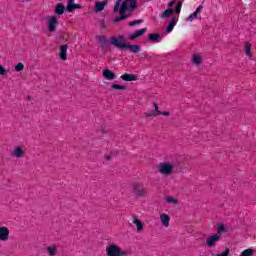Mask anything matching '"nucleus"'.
<instances>
[{
    "mask_svg": "<svg viewBox=\"0 0 256 256\" xmlns=\"http://www.w3.org/2000/svg\"><path fill=\"white\" fill-rule=\"evenodd\" d=\"M98 41L102 48L113 45V47H116L121 51H130V53H139V51H141L140 45L127 43L125 35H118L117 37L112 36L109 40L105 36H99Z\"/></svg>",
    "mask_w": 256,
    "mask_h": 256,
    "instance_id": "f257e3e1",
    "label": "nucleus"
},
{
    "mask_svg": "<svg viewBox=\"0 0 256 256\" xmlns=\"http://www.w3.org/2000/svg\"><path fill=\"white\" fill-rule=\"evenodd\" d=\"M137 9V0H117L114 5V13H125V11L130 10L131 12Z\"/></svg>",
    "mask_w": 256,
    "mask_h": 256,
    "instance_id": "f03ea898",
    "label": "nucleus"
},
{
    "mask_svg": "<svg viewBox=\"0 0 256 256\" xmlns=\"http://www.w3.org/2000/svg\"><path fill=\"white\" fill-rule=\"evenodd\" d=\"M106 255L107 256H128V255H131V252L127 250H122L121 247H119L115 243H112L106 247Z\"/></svg>",
    "mask_w": 256,
    "mask_h": 256,
    "instance_id": "7ed1b4c3",
    "label": "nucleus"
},
{
    "mask_svg": "<svg viewBox=\"0 0 256 256\" xmlns=\"http://www.w3.org/2000/svg\"><path fill=\"white\" fill-rule=\"evenodd\" d=\"M147 193H149V189L145 188L143 183H132V194L134 195V197H138V199H143V197H147Z\"/></svg>",
    "mask_w": 256,
    "mask_h": 256,
    "instance_id": "20e7f679",
    "label": "nucleus"
},
{
    "mask_svg": "<svg viewBox=\"0 0 256 256\" xmlns=\"http://www.w3.org/2000/svg\"><path fill=\"white\" fill-rule=\"evenodd\" d=\"M47 25L48 31L50 33H55V31H57V25H59V20L57 19V16H48Z\"/></svg>",
    "mask_w": 256,
    "mask_h": 256,
    "instance_id": "39448f33",
    "label": "nucleus"
},
{
    "mask_svg": "<svg viewBox=\"0 0 256 256\" xmlns=\"http://www.w3.org/2000/svg\"><path fill=\"white\" fill-rule=\"evenodd\" d=\"M157 169L162 175H171V173H173V166H171V163L169 162H164L158 165Z\"/></svg>",
    "mask_w": 256,
    "mask_h": 256,
    "instance_id": "423d86ee",
    "label": "nucleus"
},
{
    "mask_svg": "<svg viewBox=\"0 0 256 256\" xmlns=\"http://www.w3.org/2000/svg\"><path fill=\"white\" fill-rule=\"evenodd\" d=\"M219 241H221V235L212 234L206 239V245L209 249H213V247H215Z\"/></svg>",
    "mask_w": 256,
    "mask_h": 256,
    "instance_id": "0eeeda50",
    "label": "nucleus"
},
{
    "mask_svg": "<svg viewBox=\"0 0 256 256\" xmlns=\"http://www.w3.org/2000/svg\"><path fill=\"white\" fill-rule=\"evenodd\" d=\"M170 165L172 167V172L175 171V173H181L183 169H185V165L179 160L172 161Z\"/></svg>",
    "mask_w": 256,
    "mask_h": 256,
    "instance_id": "6e6552de",
    "label": "nucleus"
},
{
    "mask_svg": "<svg viewBox=\"0 0 256 256\" xmlns=\"http://www.w3.org/2000/svg\"><path fill=\"white\" fill-rule=\"evenodd\" d=\"M76 9H83V6L76 4L75 0H68L66 11H68V13H73Z\"/></svg>",
    "mask_w": 256,
    "mask_h": 256,
    "instance_id": "1a4fd4ad",
    "label": "nucleus"
},
{
    "mask_svg": "<svg viewBox=\"0 0 256 256\" xmlns=\"http://www.w3.org/2000/svg\"><path fill=\"white\" fill-rule=\"evenodd\" d=\"M147 31V28H142V29H139V30H136L133 34H131L128 39L130 41H135V39H139V37H143L144 34L146 33Z\"/></svg>",
    "mask_w": 256,
    "mask_h": 256,
    "instance_id": "9d476101",
    "label": "nucleus"
},
{
    "mask_svg": "<svg viewBox=\"0 0 256 256\" xmlns=\"http://www.w3.org/2000/svg\"><path fill=\"white\" fill-rule=\"evenodd\" d=\"M131 12L124 11L120 13V16H117L112 20L113 23H121V21H125L126 19H129L131 17Z\"/></svg>",
    "mask_w": 256,
    "mask_h": 256,
    "instance_id": "9b49d317",
    "label": "nucleus"
},
{
    "mask_svg": "<svg viewBox=\"0 0 256 256\" xmlns=\"http://www.w3.org/2000/svg\"><path fill=\"white\" fill-rule=\"evenodd\" d=\"M107 3H109V0H103L102 2H95L94 4V11L95 13H101V11H103V9H105V6L107 5Z\"/></svg>",
    "mask_w": 256,
    "mask_h": 256,
    "instance_id": "f8f14e48",
    "label": "nucleus"
},
{
    "mask_svg": "<svg viewBox=\"0 0 256 256\" xmlns=\"http://www.w3.org/2000/svg\"><path fill=\"white\" fill-rule=\"evenodd\" d=\"M102 75H103L104 79H106L107 81H113V79H115V77H117L115 75V72H113L112 70H109V69H104L102 71Z\"/></svg>",
    "mask_w": 256,
    "mask_h": 256,
    "instance_id": "ddd939ff",
    "label": "nucleus"
},
{
    "mask_svg": "<svg viewBox=\"0 0 256 256\" xmlns=\"http://www.w3.org/2000/svg\"><path fill=\"white\" fill-rule=\"evenodd\" d=\"M9 240V228L2 226L0 227V241Z\"/></svg>",
    "mask_w": 256,
    "mask_h": 256,
    "instance_id": "4468645a",
    "label": "nucleus"
},
{
    "mask_svg": "<svg viewBox=\"0 0 256 256\" xmlns=\"http://www.w3.org/2000/svg\"><path fill=\"white\" fill-rule=\"evenodd\" d=\"M144 115L146 118L157 117L159 115H163L164 117H169V115H171V112L169 111H166V112L157 111V112H150V113L145 112Z\"/></svg>",
    "mask_w": 256,
    "mask_h": 256,
    "instance_id": "2eb2a0df",
    "label": "nucleus"
},
{
    "mask_svg": "<svg viewBox=\"0 0 256 256\" xmlns=\"http://www.w3.org/2000/svg\"><path fill=\"white\" fill-rule=\"evenodd\" d=\"M67 49H69L67 44L60 46L59 57L62 61H67Z\"/></svg>",
    "mask_w": 256,
    "mask_h": 256,
    "instance_id": "dca6fc26",
    "label": "nucleus"
},
{
    "mask_svg": "<svg viewBox=\"0 0 256 256\" xmlns=\"http://www.w3.org/2000/svg\"><path fill=\"white\" fill-rule=\"evenodd\" d=\"M12 155L13 157H17L18 159H21L25 157V151H23V147L18 146L13 150Z\"/></svg>",
    "mask_w": 256,
    "mask_h": 256,
    "instance_id": "f3484780",
    "label": "nucleus"
},
{
    "mask_svg": "<svg viewBox=\"0 0 256 256\" xmlns=\"http://www.w3.org/2000/svg\"><path fill=\"white\" fill-rule=\"evenodd\" d=\"M120 79H122V81H137V79H139V77L135 74H129V73H125L122 76H120Z\"/></svg>",
    "mask_w": 256,
    "mask_h": 256,
    "instance_id": "a211bd4d",
    "label": "nucleus"
},
{
    "mask_svg": "<svg viewBox=\"0 0 256 256\" xmlns=\"http://www.w3.org/2000/svg\"><path fill=\"white\" fill-rule=\"evenodd\" d=\"M65 5L63 3H58L56 4V7L54 9V13L55 15H63V13H65Z\"/></svg>",
    "mask_w": 256,
    "mask_h": 256,
    "instance_id": "6ab92c4d",
    "label": "nucleus"
},
{
    "mask_svg": "<svg viewBox=\"0 0 256 256\" xmlns=\"http://www.w3.org/2000/svg\"><path fill=\"white\" fill-rule=\"evenodd\" d=\"M160 39H161V34L159 33L148 34V41H150V43H158Z\"/></svg>",
    "mask_w": 256,
    "mask_h": 256,
    "instance_id": "aec40b11",
    "label": "nucleus"
},
{
    "mask_svg": "<svg viewBox=\"0 0 256 256\" xmlns=\"http://www.w3.org/2000/svg\"><path fill=\"white\" fill-rule=\"evenodd\" d=\"M160 221L164 227H169V221H171V217L169 214H161Z\"/></svg>",
    "mask_w": 256,
    "mask_h": 256,
    "instance_id": "412c9836",
    "label": "nucleus"
},
{
    "mask_svg": "<svg viewBox=\"0 0 256 256\" xmlns=\"http://www.w3.org/2000/svg\"><path fill=\"white\" fill-rule=\"evenodd\" d=\"M175 25H177V18H172L166 27V33H171L175 29Z\"/></svg>",
    "mask_w": 256,
    "mask_h": 256,
    "instance_id": "4be33fe9",
    "label": "nucleus"
},
{
    "mask_svg": "<svg viewBox=\"0 0 256 256\" xmlns=\"http://www.w3.org/2000/svg\"><path fill=\"white\" fill-rule=\"evenodd\" d=\"M133 223H134V225H136L137 233H141V231H143V227H144L143 222L141 220L135 218L133 220Z\"/></svg>",
    "mask_w": 256,
    "mask_h": 256,
    "instance_id": "5701e85b",
    "label": "nucleus"
},
{
    "mask_svg": "<svg viewBox=\"0 0 256 256\" xmlns=\"http://www.w3.org/2000/svg\"><path fill=\"white\" fill-rule=\"evenodd\" d=\"M223 233H227V227H225V224L219 223V224H218V227H217V233H216V235H220V238H221V235H222Z\"/></svg>",
    "mask_w": 256,
    "mask_h": 256,
    "instance_id": "b1692460",
    "label": "nucleus"
},
{
    "mask_svg": "<svg viewBox=\"0 0 256 256\" xmlns=\"http://www.w3.org/2000/svg\"><path fill=\"white\" fill-rule=\"evenodd\" d=\"M174 11L173 9L169 8L166 9L162 12V14L160 15L161 19H167V17H171V15H173Z\"/></svg>",
    "mask_w": 256,
    "mask_h": 256,
    "instance_id": "393cba45",
    "label": "nucleus"
},
{
    "mask_svg": "<svg viewBox=\"0 0 256 256\" xmlns=\"http://www.w3.org/2000/svg\"><path fill=\"white\" fill-rule=\"evenodd\" d=\"M46 251H47V253H48L50 256H55V255H57V246H55V245L48 246V247L46 248Z\"/></svg>",
    "mask_w": 256,
    "mask_h": 256,
    "instance_id": "a878e982",
    "label": "nucleus"
},
{
    "mask_svg": "<svg viewBox=\"0 0 256 256\" xmlns=\"http://www.w3.org/2000/svg\"><path fill=\"white\" fill-rule=\"evenodd\" d=\"M110 88L115 89L116 91H125L127 90V86L121 85V84H115L113 83Z\"/></svg>",
    "mask_w": 256,
    "mask_h": 256,
    "instance_id": "bb28decb",
    "label": "nucleus"
},
{
    "mask_svg": "<svg viewBox=\"0 0 256 256\" xmlns=\"http://www.w3.org/2000/svg\"><path fill=\"white\" fill-rule=\"evenodd\" d=\"M244 51H245L246 55L249 57V59H251V57H253V55L251 54V43L246 42Z\"/></svg>",
    "mask_w": 256,
    "mask_h": 256,
    "instance_id": "cd10ccee",
    "label": "nucleus"
},
{
    "mask_svg": "<svg viewBox=\"0 0 256 256\" xmlns=\"http://www.w3.org/2000/svg\"><path fill=\"white\" fill-rule=\"evenodd\" d=\"M192 63H194V65H201V63H203V60L201 59V56L195 54L192 57Z\"/></svg>",
    "mask_w": 256,
    "mask_h": 256,
    "instance_id": "c85d7f7f",
    "label": "nucleus"
},
{
    "mask_svg": "<svg viewBox=\"0 0 256 256\" xmlns=\"http://www.w3.org/2000/svg\"><path fill=\"white\" fill-rule=\"evenodd\" d=\"M255 255V250L248 248L242 251L241 256H253Z\"/></svg>",
    "mask_w": 256,
    "mask_h": 256,
    "instance_id": "c756f323",
    "label": "nucleus"
},
{
    "mask_svg": "<svg viewBox=\"0 0 256 256\" xmlns=\"http://www.w3.org/2000/svg\"><path fill=\"white\" fill-rule=\"evenodd\" d=\"M181 7H183V2L179 1L176 6L175 9L173 10L174 13H176L177 15H179V13H181Z\"/></svg>",
    "mask_w": 256,
    "mask_h": 256,
    "instance_id": "7c9ffc66",
    "label": "nucleus"
},
{
    "mask_svg": "<svg viewBox=\"0 0 256 256\" xmlns=\"http://www.w3.org/2000/svg\"><path fill=\"white\" fill-rule=\"evenodd\" d=\"M143 23V19L134 20L128 23V27H135V25H141Z\"/></svg>",
    "mask_w": 256,
    "mask_h": 256,
    "instance_id": "2f4dec72",
    "label": "nucleus"
},
{
    "mask_svg": "<svg viewBox=\"0 0 256 256\" xmlns=\"http://www.w3.org/2000/svg\"><path fill=\"white\" fill-rule=\"evenodd\" d=\"M166 201H167V203H173L174 205H177V203H179V200L173 198L172 196H168L166 198Z\"/></svg>",
    "mask_w": 256,
    "mask_h": 256,
    "instance_id": "473e14b6",
    "label": "nucleus"
},
{
    "mask_svg": "<svg viewBox=\"0 0 256 256\" xmlns=\"http://www.w3.org/2000/svg\"><path fill=\"white\" fill-rule=\"evenodd\" d=\"M23 69H25V65L21 62H19L16 66H15V71L17 72H21L23 71Z\"/></svg>",
    "mask_w": 256,
    "mask_h": 256,
    "instance_id": "72a5a7b5",
    "label": "nucleus"
},
{
    "mask_svg": "<svg viewBox=\"0 0 256 256\" xmlns=\"http://www.w3.org/2000/svg\"><path fill=\"white\" fill-rule=\"evenodd\" d=\"M197 15H199L197 12H193L186 18V21H193L194 19H197Z\"/></svg>",
    "mask_w": 256,
    "mask_h": 256,
    "instance_id": "f704fd0d",
    "label": "nucleus"
},
{
    "mask_svg": "<svg viewBox=\"0 0 256 256\" xmlns=\"http://www.w3.org/2000/svg\"><path fill=\"white\" fill-rule=\"evenodd\" d=\"M213 256H229V248H226L224 252L222 253H217V254H212Z\"/></svg>",
    "mask_w": 256,
    "mask_h": 256,
    "instance_id": "c9c22d12",
    "label": "nucleus"
},
{
    "mask_svg": "<svg viewBox=\"0 0 256 256\" xmlns=\"http://www.w3.org/2000/svg\"><path fill=\"white\" fill-rule=\"evenodd\" d=\"M213 256H229V248H226L224 252L222 253H217V254H212Z\"/></svg>",
    "mask_w": 256,
    "mask_h": 256,
    "instance_id": "e433bc0d",
    "label": "nucleus"
},
{
    "mask_svg": "<svg viewBox=\"0 0 256 256\" xmlns=\"http://www.w3.org/2000/svg\"><path fill=\"white\" fill-rule=\"evenodd\" d=\"M9 71L3 67V65H0V75H7Z\"/></svg>",
    "mask_w": 256,
    "mask_h": 256,
    "instance_id": "4c0bfd02",
    "label": "nucleus"
},
{
    "mask_svg": "<svg viewBox=\"0 0 256 256\" xmlns=\"http://www.w3.org/2000/svg\"><path fill=\"white\" fill-rule=\"evenodd\" d=\"M201 11H203V5H200L196 8L195 12L199 15V13H201Z\"/></svg>",
    "mask_w": 256,
    "mask_h": 256,
    "instance_id": "58836bf2",
    "label": "nucleus"
},
{
    "mask_svg": "<svg viewBox=\"0 0 256 256\" xmlns=\"http://www.w3.org/2000/svg\"><path fill=\"white\" fill-rule=\"evenodd\" d=\"M177 3L175 0H172L171 2L168 3L169 9H172V7Z\"/></svg>",
    "mask_w": 256,
    "mask_h": 256,
    "instance_id": "ea45409f",
    "label": "nucleus"
},
{
    "mask_svg": "<svg viewBox=\"0 0 256 256\" xmlns=\"http://www.w3.org/2000/svg\"><path fill=\"white\" fill-rule=\"evenodd\" d=\"M153 105L155 109L154 113H157V111H159V104H157V102H154Z\"/></svg>",
    "mask_w": 256,
    "mask_h": 256,
    "instance_id": "a19ab883",
    "label": "nucleus"
},
{
    "mask_svg": "<svg viewBox=\"0 0 256 256\" xmlns=\"http://www.w3.org/2000/svg\"><path fill=\"white\" fill-rule=\"evenodd\" d=\"M100 21H101L102 29H107V24H105V20H100Z\"/></svg>",
    "mask_w": 256,
    "mask_h": 256,
    "instance_id": "79ce46f5",
    "label": "nucleus"
},
{
    "mask_svg": "<svg viewBox=\"0 0 256 256\" xmlns=\"http://www.w3.org/2000/svg\"><path fill=\"white\" fill-rule=\"evenodd\" d=\"M111 160V155H106V161H110Z\"/></svg>",
    "mask_w": 256,
    "mask_h": 256,
    "instance_id": "37998d69",
    "label": "nucleus"
},
{
    "mask_svg": "<svg viewBox=\"0 0 256 256\" xmlns=\"http://www.w3.org/2000/svg\"><path fill=\"white\" fill-rule=\"evenodd\" d=\"M27 100H28V101H31V96H27Z\"/></svg>",
    "mask_w": 256,
    "mask_h": 256,
    "instance_id": "c03bdc74",
    "label": "nucleus"
}]
</instances>
